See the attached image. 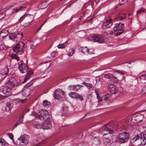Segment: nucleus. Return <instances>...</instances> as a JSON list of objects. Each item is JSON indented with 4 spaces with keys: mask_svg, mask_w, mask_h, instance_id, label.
I'll list each match as a JSON object with an SVG mask.
<instances>
[{
    "mask_svg": "<svg viewBox=\"0 0 146 146\" xmlns=\"http://www.w3.org/2000/svg\"><path fill=\"white\" fill-rule=\"evenodd\" d=\"M89 40L93 42H97L99 43H103L104 41V37L102 35L97 34H94L88 37Z\"/></svg>",
    "mask_w": 146,
    "mask_h": 146,
    "instance_id": "nucleus-1",
    "label": "nucleus"
},
{
    "mask_svg": "<svg viewBox=\"0 0 146 146\" xmlns=\"http://www.w3.org/2000/svg\"><path fill=\"white\" fill-rule=\"evenodd\" d=\"M118 141L122 143H124L128 141L129 138L128 133L123 132L119 133L117 135Z\"/></svg>",
    "mask_w": 146,
    "mask_h": 146,
    "instance_id": "nucleus-2",
    "label": "nucleus"
},
{
    "mask_svg": "<svg viewBox=\"0 0 146 146\" xmlns=\"http://www.w3.org/2000/svg\"><path fill=\"white\" fill-rule=\"evenodd\" d=\"M5 80V84L10 89L15 87V86H17L19 84V83L15 78L13 77H10Z\"/></svg>",
    "mask_w": 146,
    "mask_h": 146,
    "instance_id": "nucleus-3",
    "label": "nucleus"
},
{
    "mask_svg": "<svg viewBox=\"0 0 146 146\" xmlns=\"http://www.w3.org/2000/svg\"><path fill=\"white\" fill-rule=\"evenodd\" d=\"M29 137L28 135H23L19 138L15 144L17 145H27L29 142Z\"/></svg>",
    "mask_w": 146,
    "mask_h": 146,
    "instance_id": "nucleus-4",
    "label": "nucleus"
},
{
    "mask_svg": "<svg viewBox=\"0 0 146 146\" xmlns=\"http://www.w3.org/2000/svg\"><path fill=\"white\" fill-rule=\"evenodd\" d=\"M25 44L22 42L15 45L13 48V50L18 54H23L24 53V47Z\"/></svg>",
    "mask_w": 146,
    "mask_h": 146,
    "instance_id": "nucleus-5",
    "label": "nucleus"
},
{
    "mask_svg": "<svg viewBox=\"0 0 146 146\" xmlns=\"http://www.w3.org/2000/svg\"><path fill=\"white\" fill-rule=\"evenodd\" d=\"M107 126H104L102 128L103 133L105 135L109 133H113V130L111 128L114 127L113 122H110L108 123Z\"/></svg>",
    "mask_w": 146,
    "mask_h": 146,
    "instance_id": "nucleus-6",
    "label": "nucleus"
},
{
    "mask_svg": "<svg viewBox=\"0 0 146 146\" xmlns=\"http://www.w3.org/2000/svg\"><path fill=\"white\" fill-rule=\"evenodd\" d=\"M124 27V24L121 23L115 24V26L113 28V30L114 31H117V32L114 34V36H117L123 33L124 30L122 29Z\"/></svg>",
    "mask_w": 146,
    "mask_h": 146,
    "instance_id": "nucleus-7",
    "label": "nucleus"
},
{
    "mask_svg": "<svg viewBox=\"0 0 146 146\" xmlns=\"http://www.w3.org/2000/svg\"><path fill=\"white\" fill-rule=\"evenodd\" d=\"M38 115L40 118H42L44 120L51 119V115H50L48 111L44 109L40 110L38 112Z\"/></svg>",
    "mask_w": 146,
    "mask_h": 146,
    "instance_id": "nucleus-8",
    "label": "nucleus"
},
{
    "mask_svg": "<svg viewBox=\"0 0 146 146\" xmlns=\"http://www.w3.org/2000/svg\"><path fill=\"white\" fill-rule=\"evenodd\" d=\"M18 68L20 72L24 73L28 70V67L26 63H23V60H21L19 63Z\"/></svg>",
    "mask_w": 146,
    "mask_h": 146,
    "instance_id": "nucleus-9",
    "label": "nucleus"
},
{
    "mask_svg": "<svg viewBox=\"0 0 146 146\" xmlns=\"http://www.w3.org/2000/svg\"><path fill=\"white\" fill-rule=\"evenodd\" d=\"M54 98L56 99L59 100L64 97V92L62 90L59 89L55 90Z\"/></svg>",
    "mask_w": 146,
    "mask_h": 146,
    "instance_id": "nucleus-10",
    "label": "nucleus"
},
{
    "mask_svg": "<svg viewBox=\"0 0 146 146\" xmlns=\"http://www.w3.org/2000/svg\"><path fill=\"white\" fill-rule=\"evenodd\" d=\"M51 119L44 120V122L42 124V128L43 129H50L51 128V125L50 124Z\"/></svg>",
    "mask_w": 146,
    "mask_h": 146,
    "instance_id": "nucleus-11",
    "label": "nucleus"
},
{
    "mask_svg": "<svg viewBox=\"0 0 146 146\" xmlns=\"http://www.w3.org/2000/svg\"><path fill=\"white\" fill-rule=\"evenodd\" d=\"M8 88L7 85L6 86H3L1 89L0 91L2 92L3 94H5L6 96H10L11 93V89Z\"/></svg>",
    "mask_w": 146,
    "mask_h": 146,
    "instance_id": "nucleus-12",
    "label": "nucleus"
},
{
    "mask_svg": "<svg viewBox=\"0 0 146 146\" xmlns=\"http://www.w3.org/2000/svg\"><path fill=\"white\" fill-rule=\"evenodd\" d=\"M112 23L111 19L110 18H108L106 19L105 22H104L102 25V27L103 29L109 28L112 25Z\"/></svg>",
    "mask_w": 146,
    "mask_h": 146,
    "instance_id": "nucleus-13",
    "label": "nucleus"
},
{
    "mask_svg": "<svg viewBox=\"0 0 146 146\" xmlns=\"http://www.w3.org/2000/svg\"><path fill=\"white\" fill-rule=\"evenodd\" d=\"M108 88L111 94H115L118 92L117 88L112 84H109L108 86Z\"/></svg>",
    "mask_w": 146,
    "mask_h": 146,
    "instance_id": "nucleus-14",
    "label": "nucleus"
},
{
    "mask_svg": "<svg viewBox=\"0 0 146 146\" xmlns=\"http://www.w3.org/2000/svg\"><path fill=\"white\" fill-rule=\"evenodd\" d=\"M68 95L71 98L79 99L81 101H82L83 100V98L82 96L75 92H72L69 93Z\"/></svg>",
    "mask_w": 146,
    "mask_h": 146,
    "instance_id": "nucleus-15",
    "label": "nucleus"
},
{
    "mask_svg": "<svg viewBox=\"0 0 146 146\" xmlns=\"http://www.w3.org/2000/svg\"><path fill=\"white\" fill-rule=\"evenodd\" d=\"M82 86V85H70L69 86V89L72 91H77Z\"/></svg>",
    "mask_w": 146,
    "mask_h": 146,
    "instance_id": "nucleus-16",
    "label": "nucleus"
},
{
    "mask_svg": "<svg viewBox=\"0 0 146 146\" xmlns=\"http://www.w3.org/2000/svg\"><path fill=\"white\" fill-rule=\"evenodd\" d=\"M28 18H31V21H29L28 23L29 24H30L33 21V15H31L30 14H27L25 15H24L23 16L20 17V19L21 20L22 19V21H23V19H24V18H25L26 19H27Z\"/></svg>",
    "mask_w": 146,
    "mask_h": 146,
    "instance_id": "nucleus-17",
    "label": "nucleus"
},
{
    "mask_svg": "<svg viewBox=\"0 0 146 146\" xmlns=\"http://www.w3.org/2000/svg\"><path fill=\"white\" fill-rule=\"evenodd\" d=\"M33 73V71L31 70H29L27 73L25 77L24 78V81L23 82V83L26 82L31 77V76Z\"/></svg>",
    "mask_w": 146,
    "mask_h": 146,
    "instance_id": "nucleus-18",
    "label": "nucleus"
},
{
    "mask_svg": "<svg viewBox=\"0 0 146 146\" xmlns=\"http://www.w3.org/2000/svg\"><path fill=\"white\" fill-rule=\"evenodd\" d=\"M26 7L25 6H21L20 7H15L12 11V13L13 14H14L16 13L21 11L23 10Z\"/></svg>",
    "mask_w": 146,
    "mask_h": 146,
    "instance_id": "nucleus-19",
    "label": "nucleus"
},
{
    "mask_svg": "<svg viewBox=\"0 0 146 146\" xmlns=\"http://www.w3.org/2000/svg\"><path fill=\"white\" fill-rule=\"evenodd\" d=\"M93 3L92 1L90 0L87 3H86L83 7V8L86 9L87 7H92Z\"/></svg>",
    "mask_w": 146,
    "mask_h": 146,
    "instance_id": "nucleus-20",
    "label": "nucleus"
},
{
    "mask_svg": "<svg viewBox=\"0 0 146 146\" xmlns=\"http://www.w3.org/2000/svg\"><path fill=\"white\" fill-rule=\"evenodd\" d=\"M10 39L15 42H17L18 40V36L16 34H13L9 36Z\"/></svg>",
    "mask_w": 146,
    "mask_h": 146,
    "instance_id": "nucleus-21",
    "label": "nucleus"
},
{
    "mask_svg": "<svg viewBox=\"0 0 146 146\" xmlns=\"http://www.w3.org/2000/svg\"><path fill=\"white\" fill-rule=\"evenodd\" d=\"M23 116H21L19 118V119L17 121L16 123L14 125L13 128H15L20 124L22 123L23 121Z\"/></svg>",
    "mask_w": 146,
    "mask_h": 146,
    "instance_id": "nucleus-22",
    "label": "nucleus"
},
{
    "mask_svg": "<svg viewBox=\"0 0 146 146\" xmlns=\"http://www.w3.org/2000/svg\"><path fill=\"white\" fill-rule=\"evenodd\" d=\"M125 17V14L119 13L117 16V19L119 21H121Z\"/></svg>",
    "mask_w": 146,
    "mask_h": 146,
    "instance_id": "nucleus-23",
    "label": "nucleus"
},
{
    "mask_svg": "<svg viewBox=\"0 0 146 146\" xmlns=\"http://www.w3.org/2000/svg\"><path fill=\"white\" fill-rule=\"evenodd\" d=\"M12 107V106L11 103L9 102H7L5 107L6 111L7 112L10 111Z\"/></svg>",
    "mask_w": 146,
    "mask_h": 146,
    "instance_id": "nucleus-24",
    "label": "nucleus"
},
{
    "mask_svg": "<svg viewBox=\"0 0 146 146\" xmlns=\"http://www.w3.org/2000/svg\"><path fill=\"white\" fill-rule=\"evenodd\" d=\"M68 108L67 106L63 105L62 107L61 110V112L63 114H65L68 111Z\"/></svg>",
    "mask_w": 146,
    "mask_h": 146,
    "instance_id": "nucleus-25",
    "label": "nucleus"
},
{
    "mask_svg": "<svg viewBox=\"0 0 146 146\" xmlns=\"http://www.w3.org/2000/svg\"><path fill=\"white\" fill-rule=\"evenodd\" d=\"M82 50L84 54L87 55L89 54H92V53L89 51V49H87L86 47L82 48Z\"/></svg>",
    "mask_w": 146,
    "mask_h": 146,
    "instance_id": "nucleus-26",
    "label": "nucleus"
},
{
    "mask_svg": "<svg viewBox=\"0 0 146 146\" xmlns=\"http://www.w3.org/2000/svg\"><path fill=\"white\" fill-rule=\"evenodd\" d=\"M110 96V94L109 93H108L104 95L101 97V100L105 101Z\"/></svg>",
    "mask_w": 146,
    "mask_h": 146,
    "instance_id": "nucleus-27",
    "label": "nucleus"
},
{
    "mask_svg": "<svg viewBox=\"0 0 146 146\" xmlns=\"http://www.w3.org/2000/svg\"><path fill=\"white\" fill-rule=\"evenodd\" d=\"M112 75L113 74H104L102 75V77L103 78H105L110 80L111 78H112L111 77L112 76Z\"/></svg>",
    "mask_w": 146,
    "mask_h": 146,
    "instance_id": "nucleus-28",
    "label": "nucleus"
},
{
    "mask_svg": "<svg viewBox=\"0 0 146 146\" xmlns=\"http://www.w3.org/2000/svg\"><path fill=\"white\" fill-rule=\"evenodd\" d=\"M35 79L32 80L30 82L26 84L25 85V87L27 88H28L31 85H32L33 84V83L35 82Z\"/></svg>",
    "mask_w": 146,
    "mask_h": 146,
    "instance_id": "nucleus-29",
    "label": "nucleus"
},
{
    "mask_svg": "<svg viewBox=\"0 0 146 146\" xmlns=\"http://www.w3.org/2000/svg\"><path fill=\"white\" fill-rule=\"evenodd\" d=\"M139 81H142V80H145L146 81V74H141L139 78Z\"/></svg>",
    "mask_w": 146,
    "mask_h": 146,
    "instance_id": "nucleus-30",
    "label": "nucleus"
},
{
    "mask_svg": "<svg viewBox=\"0 0 146 146\" xmlns=\"http://www.w3.org/2000/svg\"><path fill=\"white\" fill-rule=\"evenodd\" d=\"M103 143L105 145H107L110 143V140L109 138H105L103 139Z\"/></svg>",
    "mask_w": 146,
    "mask_h": 146,
    "instance_id": "nucleus-31",
    "label": "nucleus"
},
{
    "mask_svg": "<svg viewBox=\"0 0 146 146\" xmlns=\"http://www.w3.org/2000/svg\"><path fill=\"white\" fill-rule=\"evenodd\" d=\"M141 144L143 146L146 145V139L144 137L141 138Z\"/></svg>",
    "mask_w": 146,
    "mask_h": 146,
    "instance_id": "nucleus-32",
    "label": "nucleus"
},
{
    "mask_svg": "<svg viewBox=\"0 0 146 146\" xmlns=\"http://www.w3.org/2000/svg\"><path fill=\"white\" fill-rule=\"evenodd\" d=\"M111 77L112 78H111L110 80H111L114 83H117V82L118 79L117 77L114 76L113 75H112V76Z\"/></svg>",
    "mask_w": 146,
    "mask_h": 146,
    "instance_id": "nucleus-33",
    "label": "nucleus"
},
{
    "mask_svg": "<svg viewBox=\"0 0 146 146\" xmlns=\"http://www.w3.org/2000/svg\"><path fill=\"white\" fill-rule=\"evenodd\" d=\"M9 69L7 68H5L4 69L3 71L2 72V74L6 75L8 73Z\"/></svg>",
    "mask_w": 146,
    "mask_h": 146,
    "instance_id": "nucleus-34",
    "label": "nucleus"
},
{
    "mask_svg": "<svg viewBox=\"0 0 146 146\" xmlns=\"http://www.w3.org/2000/svg\"><path fill=\"white\" fill-rule=\"evenodd\" d=\"M74 50L72 48L70 49L68 52V54L69 56H71L74 53Z\"/></svg>",
    "mask_w": 146,
    "mask_h": 146,
    "instance_id": "nucleus-35",
    "label": "nucleus"
},
{
    "mask_svg": "<svg viewBox=\"0 0 146 146\" xmlns=\"http://www.w3.org/2000/svg\"><path fill=\"white\" fill-rule=\"evenodd\" d=\"M43 105L45 106H48L50 104L49 102L46 100L43 101Z\"/></svg>",
    "mask_w": 146,
    "mask_h": 146,
    "instance_id": "nucleus-36",
    "label": "nucleus"
},
{
    "mask_svg": "<svg viewBox=\"0 0 146 146\" xmlns=\"http://www.w3.org/2000/svg\"><path fill=\"white\" fill-rule=\"evenodd\" d=\"M11 57L13 59H15L17 60L18 61L19 60V57L16 54H13L11 55Z\"/></svg>",
    "mask_w": 146,
    "mask_h": 146,
    "instance_id": "nucleus-37",
    "label": "nucleus"
},
{
    "mask_svg": "<svg viewBox=\"0 0 146 146\" xmlns=\"http://www.w3.org/2000/svg\"><path fill=\"white\" fill-rule=\"evenodd\" d=\"M145 11V9L143 8H141V9H139L137 11V14H139L143 12H144Z\"/></svg>",
    "mask_w": 146,
    "mask_h": 146,
    "instance_id": "nucleus-38",
    "label": "nucleus"
},
{
    "mask_svg": "<svg viewBox=\"0 0 146 146\" xmlns=\"http://www.w3.org/2000/svg\"><path fill=\"white\" fill-rule=\"evenodd\" d=\"M141 92L142 94L146 93V85L144 86L142 88Z\"/></svg>",
    "mask_w": 146,
    "mask_h": 146,
    "instance_id": "nucleus-39",
    "label": "nucleus"
},
{
    "mask_svg": "<svg viewBox=\"0 0 146 146\" xmlns=\"http://www.w3.org/2000/svg\"><path fill=\"white\" fill-rule=\"evenodd\" d=\"M65 45L63 44H59L58 46V48L59 49H63L65 48Z\"/></svg>",
    "mask_w": 146,
    "mask_h": 146,
    "instance_id": "nucleus-40",
    "label": "nucleus"
},
{
    "mask_svg": "<svg viewBox=\"0 0 146 146\" xmlns=\"http://www.w3.org/2000/svg\"><path fill=\"white\" fill-rule=\"evenodd\" d=\"M89 90H93L94 89V86L91 84H89L88 85H87Z\"/></svg>",
    "mask_w": 146,
    "mask_h": 146,
    "instance_id": "nucleus-41",
    "label": "nucleus"
},
{
    "mask_svg": "<svg viewBox=\"0 0 146 146\" xmlns=\"http://www.w3.org/2000/svg\"><path fill=\"white\" fill-rule=\"evenodd\" d=\"M139 136L137 135L136 136L133 137L132 140L133 142L136 141L138 139H139Z\"/></svg>",
    "mask_w": 146,
    "mask_h": 146,
    "instance_id": "nucleus-42",
    "label": "nucleus"
},
{
    "mask_svg": "<svg viewBox=\"0 0 146 146\" xmlns=\"http://www.w3.org/2000/svg\"><path fill=\"white\" fill-rule=\"evenodd\" d=\"M19 100L18 102L20 103L21 102L23 104L25 103L27 101V99L26 98H25L24 99L21 100L18 99Z\"/></svg>",
    "mask_w": 146,
    "mask_h": 146,
    "instance_id": "nucleus-43",
    "label": "nucleus"
},
{
    "mask_svg": "<svg viewBox=\"0 0 146 146\" xmlns=\"http://www.w3.org/2000/svg\"><path fill=\"white\" fill-rule=\"evenodd\" d=\"M16 35H17V36H18V38H21L22 36H23V33L21 32H20L19 33H18L16 34Z\"/></svg>",
    "mask_w": 146,
    "mask_h": 146,
    "instance_id": "nucleus-44",
    "label": "nucleus"
},
{
    "mask_svg": "<svg viewBox=\"0 0 146 146\" xmlns=\"http://www.w3.org/2000/svg\"><path fill=\"white\" fill-rule=\"evenodd\" d=\"M8 135L9 136L10 139L12 140L13 142L15 143H14V141L13 139V135L12 134H11L10 133L8 134Z\"/></svg>",
    "mask_w": 146,
    "mask_h": 146,
    "instance_id": "nucleus-45",
    "label": "nucleus"
},
{
    "mask_svg": "<svg viewBox=\"0 0 146 146\" xmlns=\"http://www.w3.org/2000/svg\"><path fill=\"white\" fill-rule=\"evenodd\" d=\"M34 127L36 129H40L41 127V126L40 124H36L34 125Z\"/></svg>",
    "mask_w": 146,
    "mask_h": 146,
    "instance_id": "nucleus-46",
    "label": "nucleus"
},
{
    "mask_svg": "<svg viewBox=\"0 0 146 146\" xmlns=\"http://www.w3.org/2000/svg\"><path fill=\"white\" fill-rule=\"evenodd\" d=\"M27 90H25L22 92V94L24 95L25 96H29V94H26V93H27Z\"/></svg>",
    "mask_w": 146,
    "mask_h": 146,
    "instance_id": "nucleus-47",
    "label": "nucleus"
},
{
    "mask_svg": "<svg viewBox=\"0 0 146 146\" xmlns=\"http://www.w3.org/2000/svg\"><path fill=\"white\" fill-rule=\"evenodd\" d=\"M115 72H116L117 73L119 74H120L121 75H123L124 74V72H122L119 70H115Z\"/></svg>",
    "mask_w": 146,
    "mask_h": 146,
    "instance_id": "nucleus-48",
    "label": "nucleus"
},
{
    "mask_svg": "<svg viewBox=\"0 0 146 146\" xmlns=\"http://www.w3.org/2000/svg\"><path fill=\"white\" fill-rule=\"evenodd\" d=\"M96 82H99L100 80V78L99 76L96 77Z\"/></svg>",
    "mask_w": 146,
    "mask_h": 146,
    "instance_id": "nucleus-49",
    "label": "nucleus"
},
{
    "mask_svg": "<svg viewBox=\"0 0 146 146\" xmlns=\"http://www.w3.org/2000/svg\"><path fill=\"white\" fill-rule=\"evenodd\" d=\"M5 142L0 141V146H5Z\"/></svg>",
    "mask_w": 146,
    "mask_h": 146,
    "instance_id": "nucleus-50",
    "label": "nucleus"
},
{
    "mask_svg": "<svg viewBox=\"0 0 146 146\" xmlns=\"http://www.w3.org/2000/svg\"><path fill=\"white\" fill-rule=\"evenodd\" d=\"M35 48V46L33 44H31L30 46V48L32 49H34Z\"/></svg>",
    "mask_w": 146,
    "mask_h": 146,
    "instance_id": "nucleus-51",
    "label": "nucleus"
},
{
    "mask_svg": "<svg viewBox=\"0 0 146 146\" xmlns=\"http://www.w3.org/2000/svg\"><path fill=\"white\" fill-rule=\"evenodd\" d=\"M143 131H144V133H145V135H146V126H145V127H143Z\"/></svg>",
    "mask_w": 146,
    "mask_h": 146,
    "instance_id": "nucleus-52",
    "label": "nucleus"
},
{
    "mask_svg": "<svg viewBox=\"0 0 146 146\" xmlns=\"http://www.w3.org/2000/svg\"><path fill=\"white\" fill-rule=\"evenodd\" d=\"M28 19H26L27 21L28 22V23L29 21H31V18H28Z\"/></svg>",
    "mask_w": 146,
    "mask_h": 146,
    "instance_id": "nucleus-53",
    "label": "nucleus"
},
{
    "mask_svg": "<svg viewBox=\"0 0 146 146\" xmlns=\"http://www.w3.org/2000/svg\"><path fill=\"white\" fill-rule=\"evenodd\" d=\"M82 84H84V85L87 86V84H88V85L89 84H88V83H86L85 82H84Z\"/></svg>",
    "mask_w": 146,
    "mask_h": 146,
    "instance_id": "nucleus-54",
    "label": "nucleus"
},
{
    "mask_svg": "<svg viewBox=\"0 0 146 146\" xmlns=\"http://www.w3.org/2000/svg\"><path fill=\"white\" fill-rule=\"evenodd\" d=\"M79 135L80 136V137H81L83 136L82 133H79Z\"/></svg>",
    "mask_w": 146,
    "mask_h": 146,
    "instance_id": "nucleus-55",
    "label": "nucleus"
},
{
    "mask_svg": "<svg viewBox=\"0 0 146 146\" xmlns=\"http://www.w3.org/2000/svg\"><path fill=\"white\" fill-rule=\"evenodd\" d=\"M91 21V20H88V21L84 20V22H85V23H86V22H90Z\"/></svg>",
    "mask_w": 146,
    "mask_h": 146,
    "instance_id": "nucleus-56",
    "label": "nucleus"
},
{
    "mask_svg": "<svg viewBox=\"0 0 146 146\" xmlns=\"http://www.w3.org/2000/svg\"><path fill=\"white\" fill-rule=\"evenodd\" d=\"M42 26V25L40 26V27L37 30V31H39V30H40Z\"/></svg>",
    "mask_w": 146,
    "mask_h": 146,
    "instance_id": "nucleus-57",
    "label": "nucleus"
},
{
    "mask_svg": "<svg viewBox=\"0 0 146 146\" xmlns=\"http://www.w3.org/2000/svg\"><path fill=\"white\" fill-rule=\"evenodd\" d=\"M140 117H143V115H140V116H137V117H136V118H137V119H138V118L139 119V117H140Z\"/></svg>",
    "mask_w": 146,
    "mask_h": 146,
    "instance_id": "nucleus-58",
    "label": "nucleus"
},
{
    "mask_svg": "<svg viewBox=\"0 0 146 146\" xmlns=\"http://www.w3.org/2000/svg\"><path fill=\"white\" fill-rule=\"evenodd\" d=\"M95 1L96 3L97 4L99 1V0H95Z\"/></svg>",
    "mask_w": 146,
    "mask_h": 146,
    "instance_id": "nucleus-59",
    "label": "nucleus"
},
{
    "mask_svg": "<svg viewBox=\"0 0 146 146\" xmlns=\"http://www.w3.org/2000/svg\"><path fill=\"white\" fill-rule=\"evenodd\" d=\"M82 48H80L79 50L80 52H81L83 53V51L82 50Z\"/></svg>",
    "mask_w": 146,
    "mask_h": 146,
    "instance_id": "nucleus-60",
    "label": "nucleus"
},
{
    "mask_svg": "<svg viewBox=\"0 0 146 146\" xmlns=\"http://www.w3.org/2000/svg\"><path fill=\"white\" fill-rule=\"evenodd\" d=\"M135 120V117H133L132 119H131V121H132L133 122H134L133 121V120Z\"/></svg>",
    "mask_w": 146,
    "mask_h": 146,
    "instance_id": "nucleus-61",
    "label": "nucleus"
},
{
    "mask_svg": "<svg viewBox=\"0 0 146 146\" xmlns=\"http://www.w3.org/2000/svg\"><path fill=\"white\" fill-rule=\"evenodd\" d=\"M51 56L53 57H55V56L54 55H53L52 54H51Z\"/></svg>",
    "mask_w": 146,
    "mask_h": 146,
    "instance_id": "nucleus-62",
    "label": "nucleus"
},
{
    "mask_svg": "<svg viewBox=\"0 0 146 146\" xmlns=\"http://www.w3.org/2000/svg\"><path fill=\"white\" fill-rule=\"evenodd\" d=\"M87 114H86L83 117H82V118L83 119H84V118L85 117V116Z\"/></svg>",
    "mask_w": 146,
    "mask_h": 146,
    "instance_id": "nucleus-63",
    "label": "nucleus"
},
{
    "mask_svg": "<svg viewBox=\"0 0 146 146\" xmlns=\"http://www.w3.org/2000/svg\"><path fill=\"white\" fill-rule=\"evenodd\" d=\"M141 120H140L139 121H137L136 122H137V123L138 122H140V121Z\"/></svg>",
    "mask_w": 146,
    "mask_h": 146,
    "instance_id": "nucleus-64",
    "label": "nucleus"
}]
</instances>
